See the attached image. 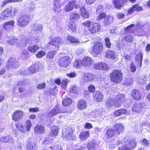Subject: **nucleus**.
<instances>
[{"mask_svg": "<svg viewBox=\"0 0 150 150\" xmlns=\"http://www.w3.org/2000/svg\"><path fill=\"white\" fill-rule=\"evenodd\" d=\"M125 97V96L124 94L118 93L116 96L115 100L111 98L108 99L106 102L107 107L109 108H112L114 105L116 107H120L124 101Z\"/></svg>", "mask_w": 150, "mask_h": 150, "instance_id": "nucleus-1", "label": "nucleus"}, {"mask_svg": "<svg viewBox=\"0 0 150 150\" xmlns=\"http://www.w3.org/2000/svg\"><path fill=\"white\" fill-rule=\"evenodd\" d=\"M124 145L119 148L118 150H132L137 145V142L134 138L126 137L124 139Z\"/></svg>", "mask_w": 150, "mask_h": 150, "instance_id": "nucleus-2", "label": "nucleus"}, {"mask_svg": "<svg viewBox=\"0 0 150 150\" xmlns=\"http://www.w3.org/2000/svg\"><path fill=\"white\" fill-rule=\"evenodd\" d=\"M7 41L9 44L12 45H15L17 44L19 46H25L28 44H30L34 43L33 41L29 37H27L25 39H23V42H21V44L19 43H17L18 42V40L16 37H14L10 38V40H8Z\"/></svg>", "mask_w": 150, "mask_h": 150, "instance_id": "nucleus-3", "label": "nucleus"}, {"mask_svg": "<svg viewBox=\"0 0 150 150\" xmlns=\"http://www.w3.org/2000/svg\"><path fill=\"white\" fill-rule=\"evenodd\" d=\"M110 78L111 81L114 83H120L123 79L122 74L120 70H115L111 74Z\"/></svg>", "mask_w": 150, "mask_h": 150, "instance_id": "nucleus-4", "label": "nucleus"}, {"mask_svg": "<svg viewBox=\"0 0 150 150\" xmlns=\"http://www.w3.org/2000/svg\"><path fill=\"white\" fill-rule=\"evenodd\" d=\"M30 21V18L27 14H23L17 19V25L19 26H25L27 25Z\"/></svg>", "mask_w": 150, "mask_h": 150, "instance_id": "nucleus-5", "label": "nucleus"}, {"mask_svg": "<svg viewBox=\"0 0 150 150\" xmlns=\"http://www.w3.org/2000/svg\"><path fill=\"white\" fill-rule=\"evenodd\" d=\"M73 130L72 128L67 127L63 130L62 132V137L64 140L70 139L72 137Z\"/></svg>", "mask_w": 150, "mask_h": 150, "instance_id": "nucleus-6", "label": "nucleus"}, {"mask_svg": "<svg viewBox=\"0 0 150 150\" xmlns=\"http://www.w3.org/2000/svg\"><path fill=\"white\" fill-rule=\"evenodd\" d=\"M19 65L18 62L13 58H10L7 62L6 67L8 69L16 68Z\"/></svg>", "mask_w": 150, "mask_h": 150, "instance_id": "nucleus-7", "label": "nucleus"}, {"mask_svg": "<svg viewBox=\"0 0 150 150\" xmlns=\"http://www.w3.org/2000/svg\"><path fill=\"white\" fill-rule=\"evenodd\" d=\"M71 61L70 58L68 56L62 57L59 62V65L63 67H67L70 64Z\"/></svg>", "mask_w": 150, "mask_h": 150, "instance_id": "nucleus-8", "label": "nucleus"}, {"mask_svg": "<svg viewBox=\"0 0 150 150\" xmlns=\"http://www.w3.org/2000/svg\"><path fill=\"white\" fill-rule=\"evenodd\" d=\"M100 28V25L98 23H93L89 28V30L91 33H93L99 31Z\"/></svg>", "mask_w": 150, "mask_h": 150, "instance_id": "nucleus-9", "label": "nucleus"}, {"mask_svg": "<svg viewBox=\"0 0 150 150\" xmlns=\"http://www.w3.org/2000/svg\"><path fill=\"white\" fill-rule=\"evenodd\" d=\"M23 116V112L20 110L16 111L13 114L12 119L15 121H18Z\"/></svg>", "mask_w": 150, "mask_h": 150, "instance_id": "nucleus-10", "label": "nucleus"}, {"mask_svg": "<svg viewBox=\"0 0 150 150\" xmlns=\"http://www.w3.org/2000/svg\"><path fill=\"white\" fill-rule=\"evenodd\" d=\"M103 45L101 43H96L93 47L92 51L96 55L99 54L103 50Z\"/></svg>", "mask_w": 150, "mask_h": 150, "instance_id": "nucleus-11", "label": "nucleus"}, {"mask_svg": "<svg viewBox=\"0 0 150 150\" xmlns=\"http://www.w3.org/2000/svg\"><path fill=\"white\" fill-rule=\"evenodd\" d=\"M63 112H64L63 110L60 109V107L58 105H57L53 110L48 113V115L50 117H52L57 114Z\"/></svg>", "mask_w": 150, "mask_h": 150, "instance_id": "nucleus-12", "label": "nucleus"}, {"mask_svg": "<svg viewBox=\"0 0 150 150\" xmlns=\"http://www.w3.org/2000/svg\"><path fill=\"white\" fill-rule=\"evenodd\" d=\"M93 67L96 69L106 70L108 69V66L106 64L103 62H99L93 64Z\"/></svg>", "mask_w": 150, "mask_h": 150, "instance_id": "nucleus-13", "label": "nucleus"}, {"mask_svg": "<svg viewBox=\"0 0 150 150\" xmlns=\"http://www.w3.org/2000/svg\"><path fill=\"white\" fill-rule=\"evenodd\" d=\"M40 68L38 63H34L30 67L28 68V70L26 71H29V73L31 74L37 72L39 70Z\"/></svg>", "mask_w": 150, "mask_h": 150, "instance_id": "nucleus-14", "label": "nucleus"}, {"mask_svg": "<svg viewBox=\"0 0 150 150\" xmlns=\"http://www.w3.org/2000/svg\"><path fill=\"white\" fill-rule=\"evenodd\" d=\"M93 98L97 102H101L102 100L103 95L100 91H95L93 94Z\"/></svg>", "mask_w": 150, "mask_h": 150, "instance_id": "nucleus-15", "label": "nucleus"}, {"mask_svg": "<svg viewBox=\"0 0 150 150\" xmlns=\"http://www.w3.org/2000/svg\"><path fill=\"white\" fill-rule=\"evenodd\" d=\"M83 66L86 67H90L93 63V61L89 57H84L82 60Z\"/></svg>", "mask_w": 150, "mask_h": 150, "instance_id": "nucleus-16", "label": "nucleus"}, {"mask_svg": "<svg viewBox=\"0 0 150 150\" xmlns=\"http://www.w3.org/2000/svg\"><path fill=\"white\" fill-rule=\"evenodd\" d=\"M61 43V39L60 38H55L51 41L49 43V44L54 46L57 48L59 47V45Z\"/></svg>", "mask_w": 150, "mask_h": 150, "instance_id": "nucleus-17", "label": "nucleus"}, {"mask_svg": "<svg viewBox=\"0 0 150 150\" xmlns=\"http://www.w3.org/2000/svg\"><path fill=\"white\" fill-rule=\"evenodd\" d=\"M131 95L133 98L136 100L140 99L142 96V94L140 92L136 89L133 90Z\"/></svg>", "mask_w": 150, "mask_h": 150, "instance_id": "nucleus-18", "label": "nucleus"}, {"mask_svg": "<svg viewBox=\"0 0 150 150\" xmlns=\"http://www.w3.org/2000/svg\"><path fill=\"white\" fill-rule=\"evenodd\" d=\"M14 23L15 22L13 20L9 21L3 24V28L6 30H10L13 27Z\"/></svg>", "mask_w": 150, "mask_h": 150, "instance_id": "nucleus-19", "label": "nucleus"}, {"mask_svg": "<svg viewBox=\"0 0 150 150\" xmlns=\"http://www.w3.org/2000/svg\"><path fill=\"white\" fill-rule=\"evenodd\" d=\"M75 5V1H72L67 3L64 8V10L65 12H68L72 11L74 8Z\"/></svg>", "mask_w": 150, "mask_h": 150, "instance_id": "nucleus-20", "label": "nucleus"}, {"mask_svg": "<svg viewBox=\"0 0 150 150\" xmlns=\"http://www.w3.org/2000/svg\"><path fill=\"white\" fill-rule=\"evenodd\" d=\"M113 1L114 7L118 9L122 7L124 4L127 1V0H113Z\"/></svg>", "mask_w": 150, "mask_h": 150, "instance_id": "nucleus-21", "label": "nucleus"}, {"mask_svg": "<svg viewBox=\"0 0 150 150\" xmlns=\"http://www.w3.org/2000/svg\"><path fill=\"white\" fill-rule=\"evenodd\" d=\"M0 140L1 142L5 143L12 144L14 142L13 137L10 135H7L5 137H2Z\"/></svg>", "mask_w": 150, "mask_h": 150, "instance_id": "nucleus-22", "label": "nucleus"}, {"mask_svg": "<svg viewBox=\"0 0 150 150\" xmlns=\"http://www.w3.org/2000/svg\"><path fill=\"white\" fill-rule=\"evenodd\" d=\"M142 106L139 103H135L133 105L132 110L133 113H139L141 111Z\"/></svg>", "mask_w": 150, "mask_h": 150, "instance_id": "nucleus-23", "label": "nucleus"}, {"mask_svg": "<svg viewBox=\"0 0 150 150\" xmlns=\"http://www.w3.org/2000/svg\"><path fill=\"white\" fill-rule=\"evenodd\" d=\"M142 9V7L139 6L138 4L134 5L128 11L127 13L128 15H130L133 13L134 11L136 10L137 11H140Z\"/></svg>", "mask_w": 150, "mask_h": 150, "instance_id": "nucleus-24", "label": "nucleus"}, {"mask_svg": "<svg viewBox=\"0 0 150 150\" xmlns=\"http://www.w3.org/2000/svg\"><path fill=\"white\" fill-rule=\"evenodd\" d=\"M114 130H115V132L116 134L119 135L120 133L122 132L124 129V127L123 125L121 124H117L115 126Z\"/></svg>", "mask_w": 150, "mask_h": 150, "instance_id": "nucleus-25", "label": "nucleus"}, {"mask_svg": "<svg viewBox=\"0 0 150 150\" xmlns=\"http://www.w3.org/2000/svg\"><path fill=\"white\" fill-rule=\"evenodd\" d=\"M97 146V143L93 140L89 142L87 147L88 150H94L96 149Z\"/></svg>", "mask_w": 150, "mask_h": 150, "instance_id": "nucleus-26", "label": "nucleus"}, {"mask_svg": "<svg viewBox=\"0 0 150 150\" xmlns=\"http://www.w3.org/2000/svg\"><path fill=\"white\" fill-rule=\"evenodd\" d=\"M80 14L82 17L86 18L89 17V14L86 11L84 6H82L80 7Z\"/></svg>", "mask_w": 150, "mask_h": 150, "instance_id": "nucleus-27", "label": "nucleus"}, {"mask_svg": "<svg viewBox=\"0 0 150 150\" xmlns=\"http://www.w3.org/2000/svg\"><path fill=\"white\" fill-rule=\"evenodd\" d=\"M106 57L112 59H114L116 57V53L114 51L108 50L105 53Z\"/></svg>", "mask_w": 150, "mask_h": 150, "instance_id": "nucleus-28", "label": "nucleus"}, {"mask_svg": "<svg viewBox=\"0 0 150 150\" xmlns=\"http://www.w3.org/2000/svg\"><path fill=\"white\" fill-rule=\"evenodd\" d=\"M113 22V18L111 16H108L104 18L103 22L104 25L105 26H108Z\"/></svg>", "mask_w": 150, "mask_h": 150, "instance_id": "nucleus-29", "label": "nucleus"}, {"mask_svg": "<svg viewBox=\"0 0 150 150\" xmlns=\"http://www.w3.org/2000/svg\"><path fill=\"white\" fill-rule=\"evenodd\" d=\"M59 128L57 126H54L52 127L50 135L51 137H54L57 135L58 134Z\"/></svg>", "mask_w": 150, "mask_h": 150, "instance_id": "nucleus-30", "label": "nucleus"}, {"mask_svg": "<svg viewBox=\"0 0 150 150\" xmlns=\"http://www.w3.org/2000/svg\"><path fill=\"white\" fill-rule=\"evenodd\" d=\"M94 78V75L89 73H86L84 74L83 79L87 82H89Z\"/></svg>", "mask_w": 150, "mask_h": 150, "instance_id": "nucleus-31", "label": "nucleus"}, {"mask_svg": "<svg viewBox=\"0 0 150 150\" xmlns=\"http://www.w3.org/2000/svg\"><path fill=\"white\" fill-rule=\"evenodd\" d=\"M11 9L9 8V7L6 8L5 10L1 13V15L3 18H6L11 16L10 11Z\"/></svg>", "mask_w": 150, "mask_h": 150, "instance_id": "nucleus-32", "label": "nucleus"}, {"mask_svg": "<svg viewBox=\"0 0 150 150\" xmlns=\"http://www.w3.org/2000/svg\"><path fill=\"white\" fill-rule=\"evenodd\" d=\"M87 103L86 101L83 100H81L79 102L78 108L81 110H83L86 108Z\"/></svg>", "mask_w": 150, "mask_h": 150, "instance_id": "nucleus-33", "label": "nucleus"}, {"mask_svg": "<svg viewBox=\"0 0 150 150\" xmlns=\"http://www.w3.org/2000/svg\"><path fill=\"white\" fill-rule=\"evenodd\" d=\"M116 134L115 130L112 129H108L106 132V134L108 138L111 137Z\"/></svg>", "mask_w": 150, "mask_h": 150, "instance_id": "nucleus-34", "label": "nucleus"}, {"mask_svg": "<svg viewBox=\"0 0 150 150\" xmlns=\"http://www.w3.org/2000/svg\"><path fill=\"white\" fill-rule=\"evenodd\" d=\"M34 129L35 132L39 134L43 133L45 131L44 127L41 125H38L35 127Z\"/></svg>", "mask_w": 150, "mask_h": 150, "instance_id": "nucleus-35", "label": "nucleus"}, {"mask_svg": "<svg viewBox=\"0 0 150 150\" xmlns=\"http://www.w3.org/2000/svg\"><path fill=\"white\" fill-rule=\"evenodd\" d=\"M39 49L38 46L37 45H30L28 48V50L31 53H34L36 52Z\"/></svg>", "mask_w": 150, "mask_h": 150, "instance_id": "nucleus-36", "label": "nucleus"}, {"mask_svg": "<svg viewBox=\"0 0 150 150\" xmlns=\"http://www.w3.org/2000/svg\"><path fill=\"white\" fill-rule=\"evenodd\" d=\"M133 36L130 34H128L123 36L122 37V40L128 42L133 41Z\"/></svg>", "mask_w": 150, "mask_h": 150, "instance_id": "nucleus-37", "label": "nucleus"}, {"mask_svg": "<svg viewBox=\"0 0 150 150\" xmlns=\"http://www.w3.org/2000/svg\"><path fill=\"white\" fill-rule=\"evenodd\" d=\"M136 59L137 63L138 66H139L141 67L142 64V54L141 53L138 54L136 57Z\"/></svg>", "mask_w": 150, "mask_h": 150, "instance_id": "nucleus-38", "label": "nucleus"}, {"mask_svg": "<svg viewBox=\"0 0 150 150\" xmlns=\"http://www.w3.org/2000/svg\"><path fill=\"white\" fill-rule=\"evenodd\" d=\"M127 110L125 109H120L115 111L114 113V115L116 116H119L122 114H125L127 113Z\"/></svg>", "mask_w": 150, "mask_h": 150, "instance_id": "nucleus-39", "label": "nucleus"}, {"mask_svg": "<svg viewBox=\"0 0 150 150\" xmlns=\"http://www.w3.org/2000/svg\"><path fill=\"white\" fill-rule=\"evenodd\" d=\"M33 30L37 32L41 31L42 28V26L41 24L35 23L33 26Z\"/></svg>", "mask_w": 150, "mask_h": 150, "instance_id": "nucleus-40", "label": "nucleus"}, {"mask_svg": "<svg viewBox=\"0 0 150 150\" xmlns=\"http://www.w3.org/2000/svg\"><path fill=\"white\" fill-rule=\"evenodd\" d=\"M79 88L75 85L71 86L69 89V92L76 93H79Z\"/></svg>", "mask_w": 150, "mask_h": 150, "instance_id": "nucleus-41", "label": "nucleus"}, {"mask_svg": "<svg viewBox=\"0 0 150 150\" xmlns=\"http://www.w3.org/2000/svg\"><path fill=\"white\" fill-rule=\"evenodd\" d=\"M62 103L63 105L65 106L70 105L72 103V100L70 98L67 97L63 100Z\"/></svg>", "mask_w": 150, "mask_h": 150, "instance_id": "nucleus-42", "label": "nucleus"}, {"mask_svg": "<svg viewBox=\"0 0 150 150\" xmlns=\"http://www.w3.org/2000/svg\"><path fill=\"white\" fill-rule=\"evenodd\" d=\"M16 126L17 129L22 132H24L25 131V126L21 123H18L16 124Z\"/></svg>", "mask_w": 150, "mask_h": 150, "instance_id": "nucleus-43", "label": "nucleus"}, {"mask_svg": "<svg viewBox=\"0 0 150 150\" xmlns=\"http://www.w3.org/2000/svg\"><path fill=\"white\" fill-rule=\"evenodd\" d=\"M68 27L69 31L71 32H74L76 30L75 24L73 22H70L69 23Z\"/></svg>", "mask_w": 150, "mask_h": 150, "instance_id": "nucleus-44", "label": "nucleus"}, {"mask_svg": "<svg viewBox=\"0 0 150 150\" xmlns=\"http://www.w3.org/2000/svg\"><path fill=\"white\" fill-rule=\"evenodd\" d=\"M89 135V132H88L86 131L82 132L80 134L79 136L81 140H84L86 139L88 137Z\"/></svg>", "mask_w": 150, "mask_h": 150, "instance_id": "nucleus-45", "label": "nucleus"}, {"mask_svg": "<svg viewBox=\"0 0 150 150\" xmlns=\"http://www.w3.org/2000/svg\"><path fill=\"white\" fill-rule=\"evenodd\" d=\"M23 0H6L3 2L1 6L2 7L10 3L21 2Z\"/></svg>", "mask_w": 150, "mask_h": 150, "instance_id": "nucleus-46", "label": "nucleus"}, {"mask_svg": "<svg viewBox=\"0 0 150 150\" xmlns=\"http://www.w3.org/2000/svg\"><path fill=\"white\" fill-rule=\"evenodd\" d=\"M67 39L71 43H77L79 42V40L76 39L74 37L71 36H68L67 37Z\"/></svg>", "mask_w": 150, "mask_h": 150, "instance_id": "nucleus-47", "label": "nucleus"}, {"mask_svg": "<svg viewBox=\"0 0 150 150\" xmlns=\"http://www.w3.org/2000/svg\"><path fill=\"white\" fill-rule=\"evenodd\" d=\"M73 64L75 67L78 68L83 65V62L80 60H77L75 61Z\"/></svg>", "mask_w": 150, "mask_h": 150, "instance_id": "nucleus-48", "label": "nucleus"}, {"mask_svg": "<svg viewBox=\"0 0 150 150\" xmlns=\"http://www.w3.org/2000/svg\"><path fill=\"white\" fill-rule=\"evenodd\" d=\"M147 78L145 76H142L140 77L138 80V83L140 84L145 83L146 81Z\"/></svg>", "mask_w": 150, "mask_h": 150, "instance_id": "nucleus-49", "label": "nucleus"}, {"mask_svg": "<svg viewBox=\"0 0 150 150\" xmlns=\"http://www.w3.org/2000/svg\"><path fill=\"white\" fill-rule=\"evenodd\" d=\"M80 17V15L76 13H71L70 18L72 20H76L79 19Z\"/></svg>", "mask_w": 150, "mask_h": 150, "instance_id": "nucleus-50", "label": "nucleus"}, {"mask_svg": "<svg viewBox=\"0 0 150 150\" xmlns=\"http://www.w3.org/2000/svg\"><path fill=\"white\" fill-rule=\"evenodd\" d=\"M36 145L33 143L28 144L27 146V150H35Z\"/></svg>", "mask_w": 150, "mask_h": 150, "instance_id": "nucleus-51", "label": "nucleus"}, {"mask_svg": "<svg viewBox=\"0 0 150 150\" xmlns=\"http://www.w3.org/2000/svg\"><path fill=\"white\" fill-rule=\"evenodd\" d=\"M61 5L60 4L54 5V11L55 13H58L59 11H60Z\"/></svg>", "mask_w": 150, "mask_h": 150, "instance_id": "nucleus-52", "label": "nucleus"}, {"mask_svg": "<svg viewBox=\"0 0 150 150\" xmlns=\"http://www.w3.org/2000/svg\"><path fill=\"white\" fill-rule=\"evenodd\" d=\"M9 8H11V10L10 11L11 16H15L17 12V9L14 7L13 8L11 7H9Z\"/></svg>", "mask_w": 150, "mask_h": 150, "instance_id": "nucleus-53", "label": "nucleus"}, {"mask_svg": "<svg viewBox=\"0 0 150 150\" xmlns=\"http://www.w3.org/2000/svg\"><path fill=\"white\" fill-rule=\"evenodd\" d=\"M46 54V52L43 51H41L38 52L37 54L36 57L38 58H42Z\"/></svg>", "mask_w": 150, "mask_h": 150, "instance_id": "nucleus-54", "label": "nucleus"}, {"mask_svg": "<svg viewBox=\"0 0 150 150\" xmlns=\"http://www.w3.org/2000/svg\"><path fill=\"white\" fill-rule=\"evenodd\" d=\"M105 42L106 46L108 48H110L111 46V43L110 40L108 38H106L105 39Z\"/></svg>", "mask_w": 150, "mask_h": 150, "instance_id": "nucleus-55", "label": "nucleus"}, {"mask_svg": "<svg viewBox=\"0 0 150 150\" xmlns=\"http://www.w3.org/2000/svg\"><path fill=\"white\" fill-rule=\"evenodd\" d=\"M56 53V52L54 51L49 52L47 55V57L49 59L52 58L53 57L54 55Z\"/></svg>", "mask_w": 150, "mask_h": 150, "instance_id": "nucleus-56", "label": "nucleus"}, {"mask_svg": "<svg viewBox=\"0 0 150 150\" xmlns=\"http://www.w3.org/2000/svg\"><path fill=\"white\" fill-rule=\"evenodd\" d=\"M134 26V25L133 24H132L125 28V30L127 31L128 32L132 33L133 31V28Z\"/></svg>", "mask_w": 150, "mask_h": 150, "instance_id": "nucleus-57", "label": "nucleus"}, {"mask_svg": "<svg viewBox=\"0 0 150 150\" xmlns=\"http://www.w3.org/2000/svg\"><path fill=\"white\" fill-rule=\"evenodd\" d=\"M26 125L27 130L28 131H30V128L31 127V124L30 121L28 120L26 122Z\"/></svg>", "mask_w": 150, "mask_h": 150, "instance_id": "nucleus-58", "label": "nucleus"}, {"mask_svg": "<svg viewBox=\"0 0 150 150\" xmlns=\"http://www.w3.org/2000/svg\"><path fill=\"white\" fill-rule=\"evenodd\" d=\"M92 23L91 21L90 20H88L84 23H82V24L83 25L86 26L88 27H89L92 24V23Z\"/></svg>", "mask_w": 150, "mask_h": 150, "instance_id": "nucleus-59", "label": "nucleus"}, {"mask_svg": "<svg viewBox=\"0 0 150 150\" xmlns=\"http://www.w3.org/2000/svg\"><path fill=\"white\" fill-rule=\"evenodd\" d=\"M52 150H62V147L59 145H55L51 147Z\"/></svg>", "mask_w": 150, "mask_h": 150, "instance_id": "nucleus-60", "label": "nucleus"}, {"mask_svg": "<svg viewBox=\"0 0 150 150\" xmlns=\"http://www.w3.org/2000/svg\"><path fill=\"white\" fill-rule=\"evenodd\" d=\"M26 84V80L23 79L18 81L17 83L18 86L25 85Z\"/></svg>", "mask_w": 150, "mask_h": 150, "instance_id": "nucleus-61", "label": "nucleus"}, {"mask_svg": "<svg viewBox=\"0 0 150 150\" xmlns=\"http://www.w3.org/2000/svg\"><path fill=\"white\" fill-rule=\"evenodd\" d=\"M45 87V83H42L38 84L36 87L38 89H42Z\"/></svg>", "mask_w": 150, "mask_h": 150, "instance_id": "nucleus-62", "label": "nucleus"}, {"mask_svg": "<svg viewBox=\"0 0 150 150\" xmlns=\"http://www.w3.org/2000/svg\"><path fill=\"white\" fill-rule=\"evenodd\" d=\"M88 90L89 92H93L94 91L95 89V87L93 85H90L88 87Z\"/></svg>", "mask_w": 150, "mask_h": 150, "instance_id": "nucleus-63", "label": "nucleus"}, {"mask_svg": "<svg viewBox=\"0 0 150 150\" xmlns=\"http://www.w3.org/2000/svg\"><path fill=\"white\" fill-rule=\"evenodd\" d=\"M104 7H103L102 5H100L98 6L97 8L96 12L97 13H100V12H102L103 9Z\"/></svg>", "mask_w": 150, "mask_h": 150, "instance_id": "nucleus-64", "label": "nucleus"}]
</instances>
